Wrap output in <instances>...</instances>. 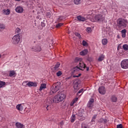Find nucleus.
Segmentation results:
<instances>
[{
	"instance_id": "2f4dec72",
	"label": "nucleus",
	"mask_w": 128,
	"mask_h": 128,
	"mask_svg": "<svg viewBox=\"0 0 128 128\" xmlns=\"http://www.w3.org/2000/svg\"><path fill=\"white\" fill-rule=\"evenodd\" d=\"M0 28L1 30H4L6 28V26L4 24H0Z\"/></svg>"
},
{
	"instance_id": "39448f33",
	"label": "nucleus",
	"mask_w": 128,
	"mask_h": 128,
	"mask_svg": "<svg viewBox=\"0 0 128 128\" xmlns=\"http://www.w3.org/2000/svg\"><path fill=\"white\" fill-rule=\"evenodd\" d=\"M20 42V34H16L12 37V42L14 46L18 44Z\"/></svg>"
},
{
	"instance_id": "bb28decb",
	"label": "nucleus",
	"mask_w": 128,
	"mask_h": 128,
	"mask_svg": "<svg viewBox=\"0 0 128 128\" xmlns=\"http://www.w3.org/2000/svg\"><path fill=\"white\" fill-rule=\"evenodd\" d=\"M76 120V115L75 114H72L71 116V122H74V121Z\"/></svg>"
},
{
	"instance_id": "7ed1b4c3",
	"label": "nucleus",
	"mask_w": 128,
	"mask_h": 128,
	"mask_svg": "<svg viewBox=\"0 0 128 128\" xmlns=\"http://www.w3.org/2000/svg\"><path fill=\"white\" fill-rule=\"evenodd\" d=\"M60 84L62 83L60 82H57L56 84H54L50 88V94H56L60 88Z\"/></svg>"
},
{
	"instance_id": "2eb2a0df",
	"label": "nucleus",
	"mask_w": 128,
	"mask_h": 128,
	"mask_svg": "<svg viewBox=\"0 0 128 128\" xmlns=\"http://www.w3.org/2000/svg\"><path fill=\"white\" fill-rule=\"evenodd\" d=\"M16 108L18 110H24V104H18L16 105Z\"/></svg>"
},
{
	"instance_id": "09e8293b",
	"label": "nucleus",
	"mask_w": 128,
	"mask_h": 128,
	"mask_svg": "<svg viewBox=\"0 0 128 128\" xmlns=\"http://www.w3.org/2000/svg\"><path fill=\"white\" fill-rule=\"evenodd\" d=\"M60 126H64V122H60Z\"/></svg>"
},
{
	"instance_id": "5701e85b",
	"label": "nucleus",
	"mask_w": 128,
	"mask_h": 128,
	"mask_svg": "<svg viewBox=\"0 0 128 128\" xmlns=\"http://www.w3.org/2000/svg\"><path fill=\"white\" fill-rule=\"evenodd\" d=\"M60 63L58 62H57L56 64L54 67V70H60Z\"/></svg>"
},
{
	"instance_id": "c85d7f7f",
	"label": "nucleus",
	"mask_w": 128,
	"mask_h": 128,
	"mask_svg": "<svg viewBox=\"0 0 128 128\" xmlns=\"http://www.w3.org/2000/svg\"><path fill=\"white\" fill-rule=\"evenodd\" d=\"M6 86V82L0 81V88H4Z\"/></svg>"
},
{
	"instance_id": "f704fd0d",
	"label": "nucleus",
	"mask_w": 128,
	"mask_h": 128,
	"mask_svg": "<svg viewBox=\"0 0 128 128\" xmlns=\"http://www.w3.org/2000/svg\"><path fill=\"white\" fill-rule=\"evenodd\" d=\"M62 26H64V23H59L56 25V28H60Z\"/></svg>"
},
{
	"instance_id": "b1692460",
	"label": "nucleus",
	"mask_w": 128,
	"mask_h": 128,
	"mask_svg": "<svg viewBox=\"0 0 128 128\" xmlns=\"http://www.w3.org/2000/svg\"><path fill=\"white\" fill-rule=\"evenodd\" d=\"M111 100L112 102H118V98L116 96H112L111 97Z\"/></svg>"
},
{
	"instance_id": "4468645a",
	"label": "nucleus",
	"mask_w": 128,
	"mask_h": 128,
	"mask_svg": "<svg viewBox=\"0 0 128 128\" xmlns=\"http://www.w3.org/2000/svg\"><path fill=\"white\" fill-rule=\"evenodd\" d=\"M15 126H16V128H24V125L23 124H22L20 122H16L15 124Z\"/></svg>"
},
{
	"instance_id": "49530a36",
	"label": "nucleus",
	"mask_w": 128,
	"mask_h": 128,
	"mask_svg": "<svg viewBox=\"0 0 128 128\" xmlns=\"http://www.w3.org/2000/svg\"><path fill=\"white\" fill-rule=\"evenodd\" d=\"M41 26H42V27L46 26V24H44V23L43 22H41Z\"/></svg>"
},
{
	"instance_id": "423d86ee",
	"label": "nucleus",
	"mask_w": 128,
	"mask_h": 128,
	"mask_svg": "<svg viewBox=\"0 0 128 128\" xmlns=\"http://www.w3.org/2000/svg\"><path fill=\"white\" fill-rule=\"evenodd\" d=\"M75 62H78L79 68L81 70H84V69L86 68V65L82 61V59L78 58H76L75 59Z\"/></svg>"
},
{
	"instance_id": "f3484780",
	"label": "nucleus",
	"mask_w": 128,
	"mask_h": 128,
	"mask_svg": "<svg viewBox=\"0 0 128 128\" xmlns=\"http://www.w3.org/2000/svg\"><path fill=\"white\" fill-rule=\"evenodd\" d=\"M122 37L123 38H124L126 36V29H124L121 30Z\"/></svg>"
},
{
	"instance_id": "aec40b11",
	"label": "nucleus",
	"mask_w": 128,
	"mask_h": 128,
	"mask_svg": "<svg viewBox=\"0 0 128 128\" xmlns=\"http://www.w3.org/2000/svg\"><path fill=\"white\" fill-rule=\"evenodd\" d=\"M44 88H46V84H41L39 90H40V92H42V90H44Z\"/></svg>"
},
{
	"instance_id": "c03bdc74",
	"label": "nucleus",
	"mask_w": 128,
	"mask_h": 128,
	"mask_svg": "<svg viewBox=\"0 0 128 128\" xmlns=\"http://www.w3.org/2000/svg\"><path fill=\"white\" fill-rule=\"evenodd\" d=\"M75 34H76V36H78V38H80V33H78V32H76V33Z\"/></svg>"
},
{
	"instance_id": "4c0bfd02",
	"label": "nucleus",
	"mask_w": 128,
	"mask_h": 128,
	"mask_svg": "<svg viewBox=\"0 0 128 128\" xmlns=\"http://www.w3.org/2000/svg\"><path fill=\"white\" fill-rule=\"evenodd\" d=\"M82 128H90L88 125L85 124H82Z\"/></svg>"
},
{
	"instance_id": "1a4fd4ad",
	"label": "nucleus",
	"mask_w": 128,
	"mask_h": 128,
	"mask_svg": "<svg viewBox=\"0 0 128 128\" xmlns=\"http://www.w3.org/2000/svg\"><path fill=\"white\" fill-rule=\"evenodd\" d=\"M15 12L18 14H22L24 12V8L20 6H18L15 8Z\"/></svg>"
},
{
	"instance_id": "58836bf2",
	"label": "nucleus",
	"mask_w": 128,
	"mask_h": 128,
	"mask_svg": "<svg viewBox=\"0 0 128 128\" xmlns=\"http://www.w3.org/2000/svg\"><path fill=\"white\" fill-rule=\"evenodd\" d=\"M82 44L84 46H88V42L86 40H83Z\"/></svg>"
},
{
	"instance_id": "a211bd4d",
	"label": "nucleus",
	"mask_w": 128,
	"mask_h": 128,
	"mask_svg": "<svg viewBox=\"0 0 128 128\" xmlns=\"http://www.w3.org/2000/svg\"><path fill=\"white\" fill-rule=\"evenodd\" d=\"M77 18L79 22H86V18L84 17H82L80 16H77Z\"/></svg>"
},
{
	"instance_id": "f03ea898",
	"label": "nucleus",
	"mask_w": 128,
	"mask_h": 128,
	"mask_svg": "<svg viewBox=\"0 0 128 128\" xmlns=\"http://www.w3.org/2000/svg\"><path fill=\"white\" fill-rule=\"evenodd\" d=\"M118 28H124L128 26V20L122 18H119L116 20Z\"/></svg>"
},
{
	"instance_id": "cd10ccee",
	"label": "nucleus",
	"mask_w": 128,
	"mask_h": 128,
	"mask_svg": "<svg viewBox=\"0 0 128 128\" xmlns=\"http://www.w3.org/2000/svg\"><path fill=\"white\" fill-rule=\"evenodd\" d=\"M102 44L104 46H106V44H108V39L106 38L102 39Z\"/></svg>"
},
{
	"instance_id": "6e6552de",
	"label": "nucleus",
	"mask_w": 128,
	"mask_h": 128,
	"mask_svg": "<svg viewBox=\"0 0 128 128\" xmlns=\"http://www.w3.org/2000/svg\"><path fill=\"white\" fill-rule=\"evenodd\" d=\"M31 50L35 52H42V47L40 46L36 45L32 46Z\"/></svg>"
},
{
	"instance_id": "c756f323",
	"label": "nucleus",
	"mask_w": 128,
	"mask_h": 128,
	"mask_svg": "<svg viewBox=\"0 0 128 128\" xmlns=\"http://www.w3.org/2000/svg\"><path fill=\"white\" fill-rule=\"evenodd\" d=\"M124 50H128V45L126 44H124L122 46Z\"/></svg>"
},
{
	"instance_id": "20e7f679",
	"label": "nucleus",
	"mask_w": 128,
	"mask_h": 128,
	"mask_svg": "<svg viewBox=\"0 0 128 128\" xmlns=\"http://www.w3.org/2000/svg\"><path fill=\"white\" fill-rule=\"evenodd\" d=\"M106 18L102 14H98L94 16V22H102Z\"/></svg>"
},
{
	"instance_id": "603ef678",
	"label": "nucleus",
	"mask_w": 128,
	"mask_h": 128,
	"mask_svg": "<svg viewBox=\"0 0 128 128\" xmlns=\"http://www.w3.org/2000/svg\"><path fill=\"white\" fill-rule=\"evenodd\" d=\"M48 106H46V108L47 110H48Z\"/></svg>"
},
{
	"instance_id": "37998d69",
	"label": "nucleus",
	"mask_w": 128,
	"mask_h": 128,
	"mask_svg": "<svg viewBox=\"0 0 128 128\" xmlns=\"http://www.w3.org/2000/svg\"><path fill=\"white\" fill-rule=\"evenodd\" d=\"M116 128H124V127H122V124H120L116 126Z\"/></svg>"
},
{
	"instance_id": "a19ab883",
	"label": "nucleus",
	"mask_w": 128,
	"mask_h": 128,
	"mask_svg": "<svg viewBox=\"0 0 128 128\" xmlns=\"http://www.w3.org/2000/svg\"><path fill=\"white\" fill-rule=\"evenodd\" d=\"M96 118V115H94L92 118V122H94Z\"/></svg>"
},
{
	"instance_id": "473e14b6",
	"label": "nucleus",
	"mask_w": 128,
	"mask_h": 128,
	"mask_svg": "<svg viewBox=\"0 0 128 128\" xmlns=\"http://www.w3.org/2000/svg\"><path fill=\"white\" fill-rule=\"evenodd\" d=\"M80 0H74V3L75 4H80Z\"/></svg>"
},
{
	"instance_id": "e433bc0d",
	"label": "nucleus",
	"mask_w": 128,
	"mask_h": 128,
	"mask_svg": "<svg viewBox=\"0 0 128 128\" xmlns=\"http://www.w3.org/2000/svg\"><path fill=\"white\" fill-rule=\"evenodd\" d=\"M86 32H87L90 33L92 32V28H87L86 29Z\"/></svg>"
},
{
	"instance_id": "7c9ffc66",
	"label": "nucleus",
	"mask_w": 128,
	"mask_h": 128,
	"mask_svg": "<svg viewBox=\"0 0 128 128\" xmlns=\"http://www.w3.org/2000/svg\"><path fill=\"white\" fill-rule=\"evenodd\" d=\"M78 116H84V111L80 110L78 114Z\"/></svg>"
},
{
	"instance_id": "79ce46f5",
	"label": "nucleus",
	"mask_w": 128,
	"mask_h": 128,
	"mask_svg": "<svg viewBox=\"0 0 128 128\" xmlns=\"http://www.w3.org/2000/svg\"><path fill=\"white\" fill-rule=\"evenodd\" d=\"M80 76H82V74H79L78 76L73 75L72 76H73V78H80Z\"/></svg>"
},
{
	"instance_id": "0eeeda50",
	"label": "nucleus",
	"mask_w": 128,
	"mask_h": 128,
	"mask_svg": "<svg viewBox=\"0 0 128 128\" xmlns=\"http://www.w3.org/2000/svg\"><path fill=\"white\" fill-rule=\"evenodd\" d=\"M120 66L122 68L126 70L128 68V59L123 60L120 63Z\"/></svg>"
},
{
	"instance_id": "f8f14e48",
	"label": "nucleus",
	"mask_w": 128,
	"mask_h": 128,
	"mask_svg": "<svg viewBox=\"0 0 128 128\" xmlns=\"http://www.w3.org/2000/svg\"><path fill=\"white\" fill-rule=\"evenodd\" d=\"M28 86L29 88H32V86H37L38 84L36 82H28Z\"/></svg>"
},
{
	"instance_id": "3c124183",
	"label": "nucleus",
	"mask_w": 128,
	"mask_h": 128,
	"mask_svg": "<svg viewBox=\"0 0 128 128\" xmlns=\"http://www.w3.org/2000/svg\"><path fill=\"white\" fill-rule=\"evenodd\" d=\"M16 2H20L22 0H15Z\"/></svg>"
},
{
	"instance_id": "a18cd8bd",
	"label": "nucleus",
	"mask_w": 128,
	"mask_h": 128,
	"mask_svg": "<svg viewBox=\"0 0 128 128\" xmlns=\"http://www.w3.org/2000/svg\"><path fill=\"white\" fill-rule=\"evenodd\" d=\"M46 16H48V18H50V16H51L50 12H47Z\"/></svg>"
},
{
	"instance_id": "c9c22d12",
	"label": "nucleus",
	"mask_w": 128,
	"mask_h": 128,
	"mask_svg": "<svg viewBox=\"0 0 128 128\" xmlns=\"http://www.w3.org/2000/svg\"><path fill=\"white\" fill-rule=\"evenodd\" d=\"M28 81H25V82H24L22 84V85L24 86H28Z\"/></svg>"
},
{
	"instance_id": "dca6fc26",
	"label": "nucleus",
	"mask_w": 128,
	"mask_h": 128,
	"mask_svg": "<svg viewBox=\"0 0 128 128\" xmlns=\"http://www.w3.org/2000/svg\"><path fill=\"white\" fill-rule=\"evenodd\" d=\"M2 12L4 14H6V16H8V14H10V9H4L2 10Z\"/></svg>"
},
{
	"instance_id": "5fc2aeb1",
	"label": "nucleus",
	"mask_w": 128,
	"mask_h": 128,
	"mask_svg": "<svg viewBox=\"0 0 128 128\" xmlns=\"http://www.w3.org/2000/svg\"><path fill=\"white\" fill-rule=\"evenodd\" d=\"M120 48V46H118V48Z\"/></svg>"
},
{
	"instance_id": "9b49d317",
	"label": "nucleus",
	"mask_w": 128,
	"mask_h": 128,
	"mask_svg": "<svg viewBox=\"0 0 128 128\" xmlns=\"http://www.w3.org/2000/svg\"><path fill=\"white\" fill-rule=\"evenodd\" d=\"M98 92L100 94H106V88H104V86H100L98 88Z\"/></svg>"
},
{
	"instance_id": "72a5a7b5",
	"label": "nucleus",
	"mask_w": 128,
	"mask_h": 128,
	"mask_svg": "<svg viewBox=\"0 0 128 128\" xmlns=\"http://www.w3.org/2000/svg\"><path fill=\"white\" fill-rule=\"evenodd\" d=\"M62 74V71H58L56 72V76H60Z\"/></svg>"
},
{
	"instance_id": "8fccbe9b",
	"label": "nucleus",
	"mask_w": 128,
	"mask_h": 128,
	"mask_svg": "<svg viewBox=\"0 0 128 128\" xmlns=\"http://www.w3.org/2000/svg\"><path fill=\"white\" fill-rule=\"evenodd\" d=\"M86 68V70L87 71H88V70H90V68L88 67H86V68Z\"/></svg>"
},
{
	"instance_id": "864d4df0",
	"label": "nucleus",
	"mask_w": 128,
	"mask_h": 128,
	"mask_svg": "<svg viewBox=\"0 0 128 128\" xmlns=\"http://www.w3.org/2000/svg\"><path fill=\"white\" fill-rule=\"evenodd\" d=\"M2 58V54H0V58Z\"/></svg>"
},
{
	"instance_id": "6ab92c4d",
	"label": "nucleus",
	"mask_w": 128,
	"mask_h": 128,
	"mask_svg": "<svg viewBox=\"0 0 128 128\" xmlns=\"http://www.w3.org/2000/svg\"><path fill=\"white\" fill-rule=\"evenodd\" d=\"M16 76V71L14 70H11L10 72L9 73V76L10 77H14V76Z\"/></svg>"
},
{
	"instance_id": "a878e982",
	"label": "nucleus",
	"mask_w": 128,
	"mask_h": 128,
	"mask_svg": "<svg viewBox=\"0 0 128 128\" xmlns=\"http://www.w3.org/2000/svg\"><path fill=\"white\" fill-rule=\"evenodd\" d=\"M20 28H17L16 30H15V34H20Z\"/></svg>"
},
{
	"instance_id": "4be33fe9",
	"label": "nucleus",
	"mask_w": 128,
	"mask_h": 128,
	"mask_svg": "<svg viewBox=\"0 0 128 128\" xmlns=\"http://www.w3.org/2000/svg\"><path fill=\"white\" fill-rule=\"evenodd\" d=\"M78 98H76L74 99L70 104V106H74V104H76V102H78Z\"/></svg>"
},
{
	"instance_id": "412c9836",
	"label": "nucleus",
	"mask_w": 128,
	"mask_h": 128,
	"mask_svg": "<svg viewBox=\"0 0 128 128\" xmlns=\"http://www.w3.org/2000/svg\"><path fill=\"white\" fill-rule=\"evenodd\" d=\"M88 49H84V50L80 52V55L86 56V54H88Z\"/></svg>"
},
{
	"instance_id": "f257e3e1",
	"label": "nucleus",
	"mask_w": 128,
	"mask_h": 128,
	"mask_svg": "<svg viewBox=\"0 0 128 128\" xmlns=\"http://www.w3.org/2000/svg\"><path fill=\"white\" fill-rule=\"evenodd\" d=\"M65 98L66 95L62 92H58L53 98V102L56 103L60 102H62L64 100Z\"/></svg>"
},
{
	"instance_id": "de8ad7c7",
	"label": "nucleus",
	"mask_w": 128,
	"mask_h": 128,
	"mask_svg": "<svg viewBox=\"0 0 128 128\" xmlns=\"http://www.w3.org/2000/svg\"><path fill=\"white\" fill-rule=\"evenodd\" d=\"M64 19V17H62V16H60L59 18H58V20H62Z\"/></svg>"
},
{
	"instance_id": "393cba45",
	"label": "nucleus",
	"mask_w": 128,
	"mask_h": 128,
	"mask_svg": "<svg viewBox=\"0 0 128 128\" xmlns=\"http://www.w3.org/2000/svg\"><path fill=\"white\" fill-rule=\"evenodd\" d=\"M104 60V55L101 54L98 58V62H102Z\"/></svg>"
},
{
	"instance_id": "ddd939ff",
	"label": "nucleus",
	"mask_w": 128,
	"mask_h": 128,
	"mask_svg": "<svg viewBox=\"0 0 128 128\" xmlns=\"http://www.w3.org/2000/svg\"><path fill=\"white\" fill-rule=\"evenodd\" d=\"M94 100L93 98H90L88 104V108H92V104H94Z\"/></svg>"
},
{
	"instance_id": "ea45409f",
	"label": "nucleus",
	"mask_w": 128,
	"mask_h": 128,
	"mask_svg": "<svg viewBox=\"0 0 128 128\" xmlns=\"http://www.w3.org/2000/svg\"><path fill=\"white\" fill-rule=\"evenodd\" d=\"M84 92V89L82 88L80 89L77 93V96H79L80 94H81V92Z\"/></svg>"
},
{
	"instance_id": "9d476101",
	"label": "nucleus",
	"mask_w": 128,
	"mask_h": 128,
	"mask_svg": "<svg viewBox=\"0 0 128 128\" xmlns=\"http://www.w3.org/2000/svg\"><path fill=\"white\" fill-rule=\"evenodd\" d=\"M79 70H80L78 66L74 67L72 70V74H76L78 72Z\"/></svg>"
}]
</instances>
